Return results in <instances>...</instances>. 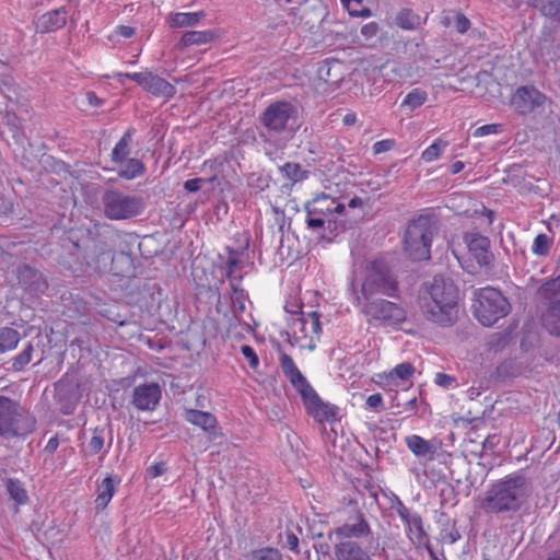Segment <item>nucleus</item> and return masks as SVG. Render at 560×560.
I'll list each match as a JSON object with an SVG mask.
<instances>
[{
    "mask_svg": "<svg viewBox=\"0 0 560 560\" xmlns=\"http://www.w3.org/2000/svg\"><path fill=\"white\" fill-rule=\"evenodd\" d=\"M258 137L265 143L277 144L276 136L288 131L295 132L298 122V108L291 102L277 101L269 104L259 116Z\"/></svg>",
    "mask_w": 560,
    "mask_h": 560,
    "instance_id": "obj_5",
    "label": "nucleus"
},
{
    "mask_svg": "<svg viewBox=\"0 0 560 560\" xmlns=\"http://www.w3.org/2000/svg\"><path fill=\"white\" fill-rule=\"evenodd\" d=\"M500 436L498 434L488 435L482 442V451L485 453L493 452L500 444Z\"/></svg>",
    "mask_w": 560,
    "mask_h": 560,
    "instance_id": "obj_64",
    "label": "nucleus"
},
{
    "mask_svg": "<svg viewBox=\"0 0 560 560\" xmlns=\"http://www.w3.org/2000/svg\"><path fill=\"white\" fill-rule=\"evenodd\" d=\"M219 258L222 260L220 268L225 271V278L229 281V285L232 287L242 284V269L244 267L243 261L237 260L236 258H224L222 255H219Z\"/></svg>",
    "mask_w": 560,
    "mask_h": 560,
    "instance_id": "obj_34",
    "label": "nucleus"
},
{
    "mask_svg": "<svg viewBox=\"0 0 560 560\" xmlns=\"http://www.w3.org/2000/svg\"><path fill=\"white\" fill-rule=\"evenodd\" d=\"M161 399V387H136L133 404L140 410H153Z\"/></svg>",
    "mask_w": 560,
    "mask_h": 560,
    "instance_id": "obj_28",
    "label": "nucleus"
},
{
    "mask_svg": "<svg viewBox=\"0 0 560 560\" xmlns=\"http://www.w3.org/2000/svg\"><path fill=\"white\" fill-rule=\"evenodd\" d=\"M434 230L432 218L428 214H420L409 222L404 243L405 250L412 260L430 258Z\"/></svg>",
    "mask_w": 560,
    "mask_h": 560,
    "instance_id": "obj_9",
    "label": "nucleus"
},
{
    "mask_svg": "<svg viewBox=\"0 0 560 560\" xmlns=\"http://www.w3.org/2000/svg\"><path fill=\"white\" fill-rule=\"evenodd\" d=\"M503 131V125L502 124H487L482 125L478 128H476L472 131V137L475 138H481L489 135H499Z\"/></svg>",
    "mask_w": 560,
    "mask_h": 560,
    "instance_id": "obj_55",
    "label": "nucleus"
},
{
    "mask_svg": "<svg viewBox=\"0 0 560 560\" xmlns=\"http://www.w3.org/2000/svg\"><path fill=\"white\" fill-rule=\"evenodd\" d=\"M34 353V346L32 341H27L22 351L11 359L12 369L14 371H22L32 361Z\"/></svg>",
    "mask_w": 560,
    "mask_h": 560,
    "instance_id": "obj_45",
    "label": "nucleus"
},
{
    "mask_svg": "<svg viewBox=\"0 0 560 560\" xmlns=\"http://www.w3.org/2000/svg\"><path fill=\"white\" fill-rule=\"evenodd\" d=\"M464 243L467 245L469 254L481 268L492 266L494 256L490 249L491 243L489 237L479 232H465L463 235Z\"/></svg>",
    "mask_w": 560,
    "mask_h": 560,
    "instance_id": "obj_17",
    "label": "nucleus"
},
{
    "mask_svg": "<svg viewBox=\"0 0 560 560\" xmlns=\"http://www.w3.org/2000/svg\"><path fill=\"white\" fill-rule=\"evenodd\" d=\"M61 247L79 266L73 272L107 273V269L110 268L112 245L90 230L67 231L61 240Z\"/></svg>",
    "mask_w": 560,
    "mask_h": 560,
    "instance_id": "obj_1",
    "label": "nucleus"
},
{
    "mask_svg": "<svg viewBox=\"0 0 560 560\" xmlns=\"http://www.w3.org/2000/svg\"><path fill=\"white\" fill-rule=\"evenodd\" d=\"M279 172L289 180V183L283 184L285 188H292L294 184L306 179L310 175L308 171L303 170L299 163L294 162H287L279 166Z\"/></svg>",
    "mask_w": 560,
    "mask_h": 560,
    "instance_id": "obj_35",
    "label": "nucleus"
},
{
    "mask_svg": "<svg viewBox=\"0 0 560 560\" xmlns=\"http://www.w3.org/2000/svg\"><path fill=\"white\" fill-rule=\"evenodd\" d=\"M322 314L317 311L304 312L303 306H299L296 317L291 319L289 327L292 329L295 340L302 342L308 340L303 347L315 348L316 340L322 332Z\"/></svg>",
    "mask_w": 560,
    "mask_h": 560,
    "instance_id": "obj_13",
    "label": "nucleus"
},
{
    "mask_svg": "<svg viewBox=\"0 0 560 560\" xmlns=\"http://www.w3.org/2000/svg\"><path fill=\"white\" fill-rule=\"evenodd\" d=\"M421 376V372H417L413 364L410 362H402L397 364L393 370L388 373L378 374L381 378L386 380V385H394L396 381L408 382L415 374Z\"/></svg>",
    "mask_w": 560,
    "mask_h": 560,
    "instance_id": "obj_32",
    "label": "nucleus"
},
{
    "mask_svg": "<svg viewBox=\"0 0 560 560\" xmlns=\"http://www.w3.org/2000/svg\"><path fill=\"white\" fill-rule=\"evenodd\" d=\"M110 268L107 269V273L115 277L130 278L136 272L135 257L131 253L124 250L114 252L110 255Z\"/></svg>",
    "mask_w": 560,
    "mask_h": 560,
    "instance_id": "obj_23",
    "label": "nucleus"
},
{
    "mask_svg": "<svg viewBox=\"0 0 560 560\" xmlns=\"http://www.w3.org/2000/svg\"><path fill=\"white\" fill-rule=\"evenodd\" d=\"M280 366L291 385H310L306 377L298 369L291 355L282 353L280 357Z\"/></svg>",
    "mask_w": 560,
    "mask_h": 560,
    "instance_id": "obj_33",
    "label": "nucleus"
},
{
    "mask_svg": "<svg viewBox=\"0 0 560 560\" xmlns=\"http://www.w3.org/2000/svg\"><path fill=\"white\" fill-rule=\"evenodd\" d=\"M136 133V129L130 127L120 137L118 142L115 144L112 151V161L115 164H121L128 158L130 150L129 145L132 141V136Z\"/></svg>",
    "mask_w": 560,
    "mask_h": 560,
    "instance_id": "obj_37",
    "label": "nucleus"
},
{
    "mask_svg": "<svg viewBox=\"0 0 560 560\" xmlns=\"http://www.w3.org/2000/svg\"><path fill=\"white\" fill-rule=\"evenodd\" d=\"M299 393L307 415L315 422L331 424L340 420L339 407L322 399L314 387H299Z\"/></svg>",
    "mask_w": 560,
    "mask_h": 560,
    "instance_id": "obj_14",
    "label": "nucleus"
},
{
    "mask_svg": "<svg viewBox=\"0 0 560 560\" xmlns=\"http://www.w3.org/2000/svg\"><path fill=\"white\" fill-rule=\"evenodd\" d=\"M304 209L317 210L318 214L323 211L342 214L346 211L343 203L339 202L337 199L325 192H322L314 197L312 200L306 201Z\"/></svg>",
    "mask_w": 560,
    "mask_h": 560,
    "instance_id": "obj_26",
    "label": "nucleus"
},
{
    "mask_svg": "<svg viewBox=\"0 0 560 560\" xmlns=\"http://www.w3.org/2000/svg\"><path fill=\"white\" fill-rule=\"evenodd\" d=\"M396 144V141L394 139H383L380 141H376L372 149L374 154H381L390 151Z\"/></svg>",
    "mask_w": 560,
    "mask_h": 560,
    "instance_id": "obj_62",
    "label": "nucleus"
},
{
    "mask_svg": "<svg viewBox=\"0 0 560 560\" xmlns=\"http://www.w3.org/2000/svg\"><path fill=\"white\" fill-rule=\"evenodd\" d=\"M427 100H428V93L420 88H416V89H412L405 96V98L402 100V102L400 104V107L401 108L407 107L410 110H415V109L419 108L420 106H422Z\"/></svg>",
    "mask_w": 560,
    "mask_h": 560,
    "instance_id": "obj_43",
    "label": "nucleus"
},
{
    "mask_svg": "<svg viewBox=\"0 0 560 560\" xmlns=\"http://www.w3.org/2000/svg\"><path fill=\"white\" fill-rule=\"evenodd\" d=\"M370 525L365 521L363 514H358L357 522L353 524H343L337 528H335L330 534L336 535L338 539H347V538H359L364 537L370 534Z\"/></svg>",
    "mask_w": 560,
    "mask_h": 560,
    "instance_id": "obj_27",
    "label": "nucleus"
},
{
    "mask_svg": "<svg viewBox=\"0 0 560 560\" xmlns=\"http://www.w3.org/2000/svg\"><path fill=\"white\" fill-rule=\"evenodd\" d=\"M241 353L243 354V357L248 362V365L252 369H256L259 365L258 355L253 347L248 345L241 346Z\"/></svg>",
    "mask_w": 560,
    "mask_h": 560,
    "instance_id": "obj_59",
    "label": "nucleus"
},
{
    "mask_svg": "<svg viewBox=\"0 0 560 560\" xmlns=\"http://www.w3.org/2000/svg\"><path fill=\"white\" fill-rule=\"evenodd\" d=\"M532 493V485L522 474H512L495 482L480 501L486 513L499 514L516 511Z\"/></svg>",
    "mask_w": 560,
    "mask_h": 560,
    "instance_id": "obj_4",
    "label": "nucleus"
},
{
    "mask_svg": "<svg viewBox=\"0 0 560 560\" xmlns=\"http://www.w3.org/2000/svg\"><path fill=\"white\" fill-rule=\"evenodd\" d=\"M527 5L551 23L560 24V0H527Z\"/></svg>",
    "mask_w": 560,
    "mask_h": 560,
    "instance_id": "obj_30",
    "label": "nucleus"
},
{
    "mask_svg": "<svg viewBox=\"0 0 560 560\" xmlns=\"http://www.w3.org/2000/svg\"><path fill=\"white\" fill-rule=\"evenodd\" d=\"M446 142L442 143V141L438 140L433 142L431 145H429L421 154V159L425 162H432L436 160L441 153L442 150L446 147Z\"/></svg>",
    "mask_w": 560,
    "mask_h": 560,
    "instance_id": "obj_54",
    "label": "nucleus"
},
{
    "mask_svg": "<svg viewBox=\"0 0 560 560\" xmlns=\"http://www.w3.org/2000/svg\"><path fill=\"white\" fill-rule=\"evenodd\" d=\"M149 72H150L149 70H145L143 72H126V73L118 72V73L114 74L113 78L116 79L120 84L125 83L124 82L125 79L132 80L143 89Z\"/></svg>",
    "mask_w": 560,
    "mask_h": 560,
    "instance_id": "obj_52",
    "label": "nucleus"
},
{
    "mask_svg": "<svg viewBox=\"0 0 560 560\" xmlns=\"http://www.w3.org/2000/svg\"><path fill=\"white\" fill-rule=\"evenodd\" d=\"M205 16L206 13L203 11L174 13L170 16V26L174 28L195 26Z\"/></svg>",
    "mask_w": 560,
    "mask_h": 560,
    "instance_id": "obj_38",
    "label": "nucleus"
},
{
    "mask_svg": "<svg viewBox=\"0 0 560 560\" xmlns=\"http://www.w3.org/2000/svg\"><path fill=\"white\" fill-rule=\"evenodd\" d=\"M121 479L117 475L106 476L102 482L97 486L95 509L96 511H103L112 501L116 493L117 487L120 485Z\"/></svg>",
    "mask_w": 560,
    "mask_h": 560,
    "instance_id": "obj_24",
    "label": "nucleus"
},
{
    "mask_svg": "<svg viewBox=\"0 0 560 560\" xmlns=\"http://www.w3.org/2000/svg\"><path fill=\"white\" fill-rule=\"evenodd\" d=\"M207 182L208 180L206 178L201 177L190 178L184 182V189L187 190L188 192H197L198 190H200L202 184Z\"/></svg>",
    "mask_w": 560,
    "mask_h": 560,
    "instance_id": "obj_63",
    "label": "nucleus"
},
{
    "mask_svg": "<svg viewBox=\"0 0 560 560\" xmlns=\"http://www.w3.org/2000/svg\"><path fill=\"white\" fill-rule=\"evenodd\" d=\"M142 90L155 97H164L166 100L174 97L176 94L175 85L152 71L149 72Z\"/></svg>",
    "mask_w": 560,
    "mask_h": 560,
    "instance_id": "obj_25",
    "label": "nucleus"
},
{
    "mask_svg": "<svg viewBox=\"0 0 560 560\" xmlns=\"http://www.w3.org/2000/svg\"><path fill=\"white\" fill-rule=\"evenodd\" d=\"M441 25L444 27L454 26L457 33L465 34L470 28V20L462 12H455L454 15H444L441 19Z\"/></svg>",
    "mask_w": 560,
    "mask_h": 560,
    "instance_id": "obj_40",
    "label": "nucleus"
},
{
    "mask_svg": "<svg viewBox=\"0 0 560 560\" xmlns=\"http://www.w3.org/2000/svg\"><path fill=\"white\" fill-rule=\"evenodd\" d=\"M75 348H78L80 352L85 351L88 353H91L89 338L86 336H79L72 339L69 343V349L74 351Z\"/></svg>",
    "mask_w": 560,
    "mask_h": 560,
    "instance_id": "obj_61",
    "label": "nucleus"
},
{
    "mask_svg": "<svg viewBox=\"0 0 560 560\" xmlns=\"http://www.w3.org/2000/svg\"><path fill=\"white\" fill-rule=\"evenodd\" d=\"M230 300L232 316L229 319V330L236 328L242 324L241 314L246 311L245 303L249 301V295L242 284L230 287Z\"/></svg>",
    "mask_w": 560,
    "mask_h": 560,
    "instance_id": "obj_22",
    "label": "nucleus"
},
{
    "mask_svg": "<svg viewBox=\"0 0 560 560\" xmlns=\"http://www.w3.org/2000/svg\"><path fill=\"white\" fill-rule=\"evenodd\" d=\"M119 165L118 176L125 179H135L142 176L147 171L144 163L139 159H126Z\"/></svg>",
    "mask_w": 560,
    "mask_h": 560,
    "instance_id": "obj_39",
    "label": "nucleus"
},
{
    "mask_svg": "<svg viewBox=\"0 0 560 560\" xmlns=\"http://www.w3.org/2000/svg\"><path fill=\"white\" fill-rule=\"evenodd\" d=\"M55 397L60 401V410L65 415H70L75 407V399L68 397L69 387H55Z\"/></svg>",
    "mask_w": 560,
    "mask_h": 560,
    "instance_id": "obj_50",
    "label": "nucleus"
},
{
    "mask_svg": "<svg viewBox=\"0 0 560 560\" xmlns=\"http://www.w3.org/2000/svg\"><path fill=\"white\" fill-rule=\"evenodd\" d=\"M68 10L66 7L49 10L39 15L35 21V31L39 34L54 33L67 24Z\"/></svg>",
    "mask_w": 560,
    "mask_h": 560,
    "instance_id": "obj_21",
    "label": "nucleus"
},
{
    "mask_svg": "<svg viewBox=\"0 0 560 560\" xmlns=\"http://www.w3.org/2000/svg\"><path fill=\"white\" fill-rule=\"evenodd\" d=\"M548 97L533 84L521 85L511 95L510 105L522 116L544 108Z\"/></svg>",
    "mask_w": 560,
    "mask_h": 560,
    "instance_id": "obj_15",
    "label": "nucleus"
},
{
    "mask_svg": "<svg viewBox=\"0 0 560 560\" xmlns=\"http://www.w3.org/2000/svg\"><path fill=\"white\" fill-rule=\"evenodd\" d=\"M104 214L110 220H128L140 215L145 209L142 197L125 195L117 189H107L102 196Z\"/></svg>",
    "mask_w": 560,
    "mask_h": 560,
    "instance_id": "obj_12",
    "label": "nucleus"
},
{
    "mask_svg": "<svg viewBox=\"0 0 560 560\" xmlns=\"http://www.w3.org/2000/svg\"><path fill=\"white\" fill-rule=\"evenodd\" d=\"M389 299L375 296L352 301V303L370 322L374 320L387 326L401 325L407 319V312L401 304L389 301Z\"/></svg>",
    "mask_w": 560,
    "mask_h": 560,
    "instance_id": "obj_10",
    "label": "nucleus"
},
{
    "mask_svg": "<svg viewBox=\"0 0 560 560\" xmlns=\"http://www.w3.org/2000/svg\"><path fill=\"white\" fill-rule=\"evenodd\" d=\"M504 173L509 176V180L513 184V186H517L524 180L521 164L513 163L511 165H508L504 168Z\"/></svg>",
    "mask_w": 560,
    "mask_h": 560,
    "instance_id": "obj_56",
    "label": "nucleus"
},
{
    "mask_svg": "<svg viewBox=\"0 0 560 560\" xmlns=\"http://www.w3.org/2000/svg\"><path fill=\"white\" fill-rule=\"evenodd\" d=\"M343 7L347 9L349 14L351 16H358V18H369L371 16L372 12L371 9L368 7H360L354 8L352 7V2H355V4H362V0H341Z\"/></svg>",
    "mask_w": 560,
    "mask_h": 560,
    "instance_id": "obj_53",
    "label": "nucleus"
},
{
    "mask_svg": "<svg viewBox=\"0 0 560 560\" xmlns=\"http://www.w3.org/2000/svg\"><path fill=\"white\" fill-rule=\"evenodd\" d=\"M405 444L415 457L425 462H432L438 455V450L441 447L442 441L438 439L425 440L418 434H410L405 438Z\"/></svg>",
    "mask_w": 560,
    "mask_h": 560,
    "instance_id": "obj_20",
    "label": "nucleus"
},
{
    "mask_svg": "<svg viewBox=\"0 0 560 560\" xmlns=\"http://www.w3.org/2000/svg\"><path fill=\"white\" fill-rule=\"evenodd\" d=\"M7 491L12 500L18 504H24L28 500L27 491L24 485L19 480L11 478L7 481Z\"/></svg>",
    "mask_w": 560,
    "mask_h": 560,
    "instance_id": "obj_44",
    "label": "nucleus"
},
{
    "mask_svg": "<svg viewBox=\"0 0 560 560\" xmlns=\"http://www.w3.org/2000/svg\"><path fill=\"white\" fill-rule=\"evenodd\" d=\"M537 294L545 304L540 316L542 328L550 336L560 338V275L545 280Z\"/></svg>",
    "mask_w": 560,
    "mask_h": 560,
    "instance_id": "obj_11",
    "label": "nucleus"
},
{
    "mask_svg": "<svg viewBox=\"0 0 560 560\" xmlns=\"http://www.w3.org/2000/svg\"><path fill=\"white\" fill-rule=\"evenodd\" d=\"M335 560H369V556L357 542L347 540L335 546Z\"/></svg>",
    "mask_w": 560,
    "mask_h": 560,
    "instance_id": "obj_31",
    "label": "nucleus"
},
{
    "mask_svg": "<svg viewBox=\"0 0 560 560\" xmlns=\"http://www.w3.org/2000/svg\"><path fill=\"white\" fill-rule=\"evenodd\" d=\"M471 310L482 326L491 327L511 312V304L499 289L485 287L474 291Z\"/></svg>",
    "mask_w": 560,
    "mask_h": 560,
    "instance_id": "obj_6",
    "label": "nucleus"
},
{
    "mask_svg": "<svg viewBox=\"0 0 560 560\" xmlns=\"http://www.w3.org/2000/svg\"><path fill=\"white\" fill-rule=\"evenodd\" d=\"M16 278L20 287L31 295L38 296L48 289V282L43 272L28 264L18 267Z\"/></svg>",
    "mask_w": 560,
    "mask_h": 560,
    "instance_id": "obj_19",
    "label": "nucleus"
},
{
    "mask_svg": "<svg viewBox=\"0 0 560 560\" xmlns=\"http://www.w3.org/2000/svg\"><path fill=\"white\" fill-rule=\"evenodd\" d=\"M35 418L21 409L19 402L0 395V438L25 436L35 430Z\"/></svg>",
    "mask_w": 560,
    "mask_h": 560,
    "instance_id": "obj_8",
    "label": "nucleus"
},
{
    "mask_svg": "<svg viewBox=\"0 0 560 560\" xmlns=\"http://www.w3.org/2000/svg\"><path fill=\"white\" fill-rule=\"evenodd\" d=\"M348 291L353 301L386 296L399 299L401 295L397 271L385 256H377L369 260L363 268V279L360 288L352 277Z\"/></svg>",
    "mask_w": 560,
    "mask_h": 560,
    "instance_id": "obj_3",
    "label": "nucleus"
},
{
    "mask_svg": "<svg viewBox=\"0 0 560 560\" xmlns=\"http://www.w3.org/2000/svg\"><path fill=\"white\" fill-rule=\"evenodd\" d=\"M459 290L454 281L435 275L423 284L420 310L423 317L440 327H451L458 319Z\"/></svg>",
    "mask_w": 560,
    "mask_h": 560,
    "instance_id": "obj_2",
    "label": "nucleus"
},
{
    "mask_svg": "<svg viewBox=\"0 0 560 560\" xmlns=\"http://www.w3.org/2000/svg\"><path fill=\"white\" fill-rule=\"evenodd\" d=\"M539 54L546 57L548 61L560 59V42L545 39L539 45Z\"/></svg>",
    "mask_w": 560,
    "mask_h": 560,
    "instance_id": "obj_48",
    "label": "nucleus"
},
{
    "mask_svg": "<svg viewBox=\"0 0 560 560\" xmlns=\"http://www.w3.org/2000/svg\"><path fill=\"white\" fill-rule=\"evenodd\" d=\"M68 310L73 311L78 317L86 316L90 312V303L80 294H71Z\"/></svg>",
    "mask_w": 560,
    "mask_h": 560,
    "instance_id": "obj_51",
    "label": "nucleus"
},
{
    "mask_svg": "<svg viewBox=\"0 0 560 560\" xmlns=\"http://www.w3.org/2000/svg\"><path fill=\"white\" fill-rule=\"evenodd\" d=\"M110 375L116 385H160L161 381L159 371L126 354L112 360Z\"/></svg>",
    "mask_w": 560,
    "mask_h": 560,
    "instance_id": "obj_7",
    "label": "nucleus"
},
{
    "mask_svg": "<svg viewBox=\"0 0 560 560\" xmlns=\"http://www.w3.org/2000/svg\"><path fill=\"white\" fill-rule=\"evenodd\" d=\"M104 443L105 440L102 432L95 430L93 432L91 440L88 443L86 450L91 455H95L103 450Z\"/></svg>",
    "mask_w": 560,
    "mask_h": 560,
    "instance_id": "obj_57",
    "label": "nucleus"
},
{
    "mask_svg": "<svg viewBox=\"0 0 560 560\" xmlns=\"http://www.w3.org/2000/svg\"><path fill=\"white\" fill-rule=\"evenodd\" d=\"M21 339L20 332L11 327L0 328V353L16 348Z\"/></svg>",
    "mask_w": 560,
    "mask_h": 560,
    "instance_id": "obj_41",
    "label": "nucleus"
},
{
    "mask_svg": "<svg viewBox=\"0 0 560 560\" xmlns=\"http://www.w3.org/2000/svg\"><path fill=\"white\" fill-rule=\"evenodd\" d=\"M214 39L212 31H188L185 32L176 47L180 50L194 45L211 43Z\"/></svg>",
    "mask_w": 560,
    "mask_h": 560,
    "instance_id": "obj_36",
    "label": "nucleus"
},
{
    "mask_svg": "<svg viewBox=\"0 0 560 560\" xmlns=\"http://www.w3.org/2000/svg\"><path fill=\"white\" fill-rule=\"evenodd\" d=\"M552 243L553 241L551 237L547 234L540 233L534 238L532 252L536 256L546 257L550 254Z\"/></svg>",
    "mask_w": 560,
    "mask_h": 560,
    "instance_id": "obj_46",
    "label": "nucleus"
},
{
    "mask_svg": "<svg viewBox=\"0 0 560 560\" xmlns=\"http://www.w3.org/2000/svg\"><path fill=\"white\" fill-rule=\"evenodd\" d=\"M394 509L406 525V533L409 540L417 547L427 546L429 537L423 528L421 516L417 512H412L408 509L400 500L397 501Z\"/></svg>",
    "mask_w": 560,
    "mask_h": 560,
    "instance_id": "obj_16",
    "label": "nucleus"
},
{
    "mask_svg": "<svg viewBox=\"0 0 560 560\" xmlns=\"http://www.w3.org/2000/svg\"><path fill=\"white\" fill-rule=\"evenodd\" d=\"M223 166V161L220 159H212L207 160L202 164V168H209L211 172V175L209 178H207L208 182H214L218 178V174L220 168Z\"/></svg>",
    "mask_w": 560,
    "mask_h": 560,
    "instance_id": "obj_58",
    "label": "nucleus"
},
{
    "mask_svg": "<svg viewBox=\"0 0 560 560\" xmlns=\"http://www.w3.org/2000/svg\"><path fill=\"white\" fill-rule=\"evenodd\" d=\"M306 228L316 235L317 243H332L335 238L347 230L343 220H322L308 215L305 217Z\"/></svg>",
    "mask_w": 560,
    "mask_h": 560,
    "instance_id": "obj_18",
    "label": "nucleus"
},
{
    "mask_svg": "<svg viewBox=\"0 0 560 560\" xmlns=\"http://www.w3.org/2000/svg\"><path fill=\"white\" fill-rule=\"evenodd\" d=\"M245 560H282V556L276 548L264 547L248 552Z\"/></svg>",
    "mask_w": 560,
    "mask_h": 560,
    "instance_id": "obj_47",
    "label": "nucleus"
},
{
    "mask_svg": "<svg viewBox=\"0 0 560 560\" xmlns=\"http://www.w3.org/2000/svg\"><path fill=\"white\" fill-rule=\"evenodd\" d=\"M396 24L402 30L413 31L420 24V16L411 9H402L396 15Z\"/></svg>",
    "mask_w": 560,
    "mask_h": 560,
    "instance_id": "obj_42",
    "label": "nucleus"
},
{
    "mask_svg": "<svg viewBox=\"0 0 560 560\" xmlns=\"http://www.w3.org/2000/svg\"><path fill=\"white\" fill-rule=\"evenodd\" d=\"M378 32H380V25L377 22L366 23L361 27V31H360L361 35L364 37V39L366 42H370L373 38H375L377 36Z\"/></svg>",
    "mask_w": 560,
    "mask_h": 560,
    "instance_id": "obj_60",
    "label": "nucleus"
},
{
    "mask_svg": "<svg viewBox=\"0 0 560 560\" xmlns=\"http://www.w3.org/2000/svg\"><path fill=\"white\" fill-rule=\"evenodd\" d=\"M185 419L191 424L199 427L205 432L209 434H215L218 421L212 413L189 409L186 411Z\"/></svg>",
    "mask_w": 560,
    "mask_h": 560,
    "instance_id": "obj_29",
    "label": "nucleus"
},
{
    "mask_svg": "<svg viewBox=\"0 0 560 560\" xmlns=\"http://www.w3.org/2000/svg\"><path fill=\"white\" fill-rule=\"evenodd\" d=\"M100 315L120 327L128 323L127 317L120 314L119 306L115 304L103 307L100 311Z\"/></svg>",
    "mask_w": 560,
    "mask_h": 560,
    "instance_id": "obj_49",
    "label": "nucleus"
}]
</instances>
